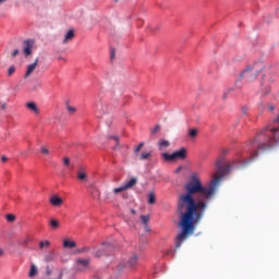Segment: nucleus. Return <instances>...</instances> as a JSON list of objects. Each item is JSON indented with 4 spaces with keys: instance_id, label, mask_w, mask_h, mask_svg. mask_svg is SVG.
<instances>
[{
    "instance_id": "f257e3e1",
    "label": "nucleus",
    "mask_w": 279,
    "mask_h": 279,
    "mask_svg": "<svg viewBox=\"0 0 279 279\" xmlns=\"http://www.w3.org/2000/svg\"><path fill=\"white\" fill-rule=\"evenodd\" d=\"M225 162L223 156L217 159L216 172L210 184L204 185L197 174H192L189 182L184 184L185 193L180 194L177 202V213L180 216L179 228H181V232L177 235V250L182 247V243L195 232V223L202 221L208 208V202L215 197L223 175L229 173L230 163L223 167Z\"/></svg>"
},
{
    "instance_id": "f03ea898",
    "label": "nucleus",
    "mask_w": 279,
    "mask_h": 279,
    "mask_svg": "<svg viewBox=\"0 0 279 279\" xmlns=\"http://www.w3.org/2000/svg\"><path fill=\"white\" fill-rule=\"evenodd\" d=\"M275 145H279V116L274 121L272 128H266L251 143L248 151L252 160H254V158H258V149L265 151L267 149H271Z\"/></svg>"
},
{
    "instance_id": "7ed1b4c3",
    "label": "nucleus",
    "mask_w": 279,
    "mask_h": 279,
    "mask_svg": "<svg viewBox=\"0 0 279 279\" xmlns=\"http://www.w3.org/2000/svg\"><path fill=\"white\" fill-rule=\"evenodd\" d=\"M265 70V63L262 61L253 62L247 64L246 68L240 74L241 80L246 82H254L260 73Z\"/></svg>"
},
{
    "instance_id": "20e7f679",
    "label": "nucleus",
    "mask_w": 279,
    "mask_h": 279,
    "mask_svg": "<svg viewBox=\"0 0 279 279\" xmlns=\"http://www.w3.org/2000/svg\"><path fill=\"white\" fill-rule=\"evenodd\" d=\"M96 112L98 119H102L108 126L112 125L113 117L110 114V108H108V104L106 101L99 100L96 104Z\"/></svg>"
},
{
    "instance_id": "39448f33",
    "label": "nucleus",
    "mask_w": 279,
    "mask_h": 279,
    "mask_svg": "<svg viewBox=\"0 0 279 279\" xmlns=\"http://www.w3.org/2000/svg\"><path fill=\"white\" fill-rule=\"evenodd\" d=\"M138 265V255L133 254L131 256L123 257L121 264H119L118 269L122 271L123 269H134Z\"/></svg>"
},
{
    "instance_id": "423d86ee",
    "label": "nucleus",
    "mask_w": 279,
    "mask_h": 279,
    "mask_svg": "<svg viewBox=\"0 0 279 279\" xmlns=\"http://www.w3.org/2000/svg\"><path fill=\"white\" fill-rule=\"evenodd\" d=\"M162 158L166 162H173L175 160H186V148H180L179 150H175L171 155L168 153H163Z\"/></svg>"
},
{
    "instance_id": "0eeeda50",
    "label": "nucleus",
    "mask_w": 279,
    "mask_h": 279,
    "mask_svg": "<svg viewBox=\"0 0 279 279\" xmlns=\"http://www.w3.org/2000/svg\"><path fill=\"white\" fill-rule=\"evenodd\" d=\"M136 184H138V179L136 177H133L130 180H126L119 187H114L112 190L113 195H119V193H123V191H130V189H134V186H136Z\"/></svg>"
},
{
    "instance_id": "6e6552de",
    "label": "nucleus",
    "mask_w": 279,
    "mask_h": 279,
    "mask_svg": "<svg viewBox=\"0 0 279 279\" xmlns=\"http://www.w3.org/2000/svg\"><path fill=\"white\" fill-rule=\"evenodd\" d=\"M34 49V39H26L22 44V51L25 56V58H28V56H32Z\"/></svg>"
},
{
    "instance_id": "1a4fd4ad",
    "label": "nucleus",
    "mask_w": 279,
    "mask_h": 279,
    "mask_svg": "<svg viewBox=\"0 0 279 279\" xmlns=\"http://www.w3.org/2000/svg\"><path fill=\"white\" fill-rule=\"evenodd\" d=\"M89 266H90L89 259H82V258L76 259L77 271H86L87 267Z\"/></svg>"
},
{
    "instance_id": "9d476101",
    "label": "nucleus",
    "mask_w": 279,
    "mask_h": 279,
    "mask_svg": "<svg viewBox=\"0 0 279 279\" xmlns=\"http://www.w3.org/2000/svg\"><path fill=\"white\" fill-rule=\"evenodd\" d=\"M38 62L39 59L37 58L34 63L28 64L26 68V73L24 75V77L27 80V77H29V75H32L35 71H36V66H38Z\"/></svg>"
},
{
    "instance_id": "9b49d317",
    "label": "nucleus",
    "mask_w": 279,
    "mask_h": 279,
    "mask_svg": "<svg viewBox=\"0 0 279 279\" xmlns=\"http://www.w3.org/2000/svg\"><path fill=\"white\" fill-rule=\"evenodd\" d=\"M51 206H56L57 208L62 206V204H64V201L58 196V195H52L49 199Z\"/></svg>"
},
{
    "instance_id": "f8f14e48",
    "label": "nucleus",
    "mask_w": 279,
    "mask_h": 279,
    "mask_svg": "<svg viewBox=\"0 0 279 279\" xmlns=\"http://www.w3.org/2000/svg\"><path fill=\"white\" fill-rule=\"evenodd\" d=\"M26 108L27 110H29L31 112H33V114H40V109L38 108V105H36V102L31 101L26 104Z\"/></svg>"
},
{
    "instance_id": "ddd939ff",
    "label": "nucleus",
    "mask_w": 279,
    "mask_h": 279,
    "mask_svg": "<svg viewBox=\"0 0 279 279\" xmlns=\"http://www.w3.org/2000/svg\"><path fill=\"white\" fill-rule=\"evenodd\" d=\"M73 38H75V32L73 29L68 31L63 39V45H66V43H71Z\"/></svg>"
},
{
    "instance_id": "4468645a",
    "label": "nucleus",
    "mask_w": 279,
    "mask_h": 279,
    "mask_svg": "<svg viewBox=\"0 0 279 279\" xmlns=\"http://www.w3.org/2000/svg\"><path fill=\"white\" fill-rule=\"evenodd\" d=\"M45 263H53L56 260V252L50 251L44 257Z\"/></svg>"
},
{
    "instance_id": "2eb2a0df",
    "label": "nucleus",
    "mask_w": 279,
    "mask_h": 279,
    "mask_svg": "<svg viewBox=\"0 0 279 279\" xmlns=\"http://www.w3.org/2000/svg\"><path fill=\"white\" fill-rule=\"evenodd\" d=\"M63 247L69 248V250H73V248L77 247V244L74 241L64 240L63 241Z\"/></svg>"
},
{
    "instance_id": "dca6fc26",
    "label": "nucleus",
    "mask_w": 279,
    "mask_h": 279,
    "mask_svg": "<svg viewBox=\"0 0 279 279\" xmlns=\"http://www.w3.org/2000/svg\"><path fill=\"white\" fill-rule=\"evenodd\" d=\"M269 93H271V87H269V85H265V83H262V95L267 97Z\"/></svg>"
},
{
    "instance_id": "f3484780",
    "label": "nucleus",
    "mask_w": 279,
    "mask_h": 279,
    "mask_svg": "<svg viewBox=\"0 0 279 279\" xmlns=\"http://www.w3.org/2000/svg\"><path fill=\"white\" fill-rule=\"evenodd\" d=\"M159 150L162 151V149H167L169 147L170 143L167 140H159Z\"/></svg>"
},
{
    "instance_id": "a211bd4d",
    "label": "nucleus",
    "mask_w": 279,
    "mask_h": 279,
    "mask_svg": "<svg viewBox=\"0 0 279 279\" xmlns=\"http://www.w3.org/2000/svg\"><path fill=\"white\" fill-rule=\"evenodd\" d=\"M148 204L154 206L156 204V194L154 192L148 193Z\"/></svg>"
},
{
    "instance_id": "6ab92c4d",
    "label": "nucleus",
    "mask_w": 279,
    "mask_h": 279,
    "mask_svg": "<svg viewBox=\"0 0 279 279\" xmlns=\"http://www.w3.org/2000/svg\"><path fill=\"white\" fill-rule=\"evenodd\" d=\"M50 227L52 228V230H58V228H60V221H58L57 219H51Z\"/></svg>"
},
{
    "instance_id": "aec40b11",
    "label": "nucleus",
    "mask_w": 279,
    "mask_h": 279,
    "mask_svg": "<svg viewBox=\"0 0 279 279\" xmlns=\"http://www.w3.org/2000/svg\"><path fill=\"white\" fill-rule=\"evenodd\" d=\"M37 274H38V268H36V266L33 265L31 267V270H29V274H28L29 278H34V276H37Z\"/></svg>"
},
{
    "instance_id": "412c9836",
    "label": "nucleus",
    "mask_w": 279,
    "mask_h": 279,
    "mask_svg": "<svg viewBox=\"0 0 279 279\" xmlns=\"http://www.w3.org/2000/svg\"><path fill=\"white\" fill-rule=\"evenodd\" d=\"M66 110L69 112V114H75V112H77V108L66 104Z\"/></svg>"
},
{
    "instance_id": "4be33fe9",
    "label": "nucleus",
    "mask_w": 279,
    "mask_h": 279,
    "mask_svg": "<svg viewBox=\"0 0 279 279\" xmlns=\"http://www.w3.org/2000/svg\"><path fill=\"white\" fill-rule=\"evenodd\" d=\"M151 158V153H142L140 156V160H149Z\"/></svg>"
},
{
    "instance_id": "5701e85b",
    "label": "nucleus",
    "mask_w": 279,
    "mask_h": 279,
    "mask_svg": "<svg viewBox=\"0 0 279 279\" xmlns=\"http://www.w3.org/2000/svg\"><path fill=\"white\" fill-rule=\"evenodd\" d=\"M49 245H51V242H49V240L39 242L40 250H45V247H49Z\"/></svg>"
},
{
    "instance_id": "b1692460",
    "label": "nucleus",
    "mask_w": 279,
    "mask_h": 279,
    "mask_svg": "<svg viewBox=\"0 0 279 279\" xmlns=\"http://www.w3.org/2000/svg\"><path fill=\"white\" fill-rule=\"evenodd\" d=\"M197 134H198L197 129H192V130L189 131L190 138H196Z\"/></svg>"
},
{
    "instance_id": "393cba45",
    "label": "nucleus",
    "mask_w": 279,
    "mask_h": 279,
    "mask_svg": "<svg viewBox=\"0 0 279 279\" xmlns=\"http://www.w3.org/2000/svg\"><path fill=\"white\" fill-rule=\"evenodd\" d=\"M7 221H9L10 223L16 221V216L12 214L7 215Z\"/></svg>"
},
{
    "instance_id": "a878e982",
    "label": "nucleus",
    "mask_w": 279,
    "mask_h": 279,
    "mask_svg": "<svg viewBox=\"0 0 279 279\" xmlns=\"http://www.w3.org/2000/svg\"><path fill=\"white\" fill-rule=\"evenodd\" d=\"M141 221L144 226H147L149 223V216H141Z\"/></svg>"
},
{
    "instance_id": "bb28decb",
    "label": "nucleus",
    "mask_w": 279,
    "mask_h": 279,
    "mask_svg": "<svg viewBox=\"0 0 279 279\" xmlns=\"http://www.w3.org/2000/svg\"><path fill=\"white\" fill-rule=\"evenodd\" d=\"M16 72V68L14 65H11L8 70V75H14Z\"/></svg>"
},
{
    "instance_id": "cd10ccee",
    "label": "nucleus",
    "mask_w": 279,
    "mask_h": 279,
    "mask_svg": "<svg viewBox=\"0 0 279 279\" xmlns=\"http://www.w3.org/2000/svg\"><path fill=\"white\" fill-rule=\"evenodd\" d=\"M63 165H64V167H71V159L69 157H64Z\"/></svg>"
},
{
    "instance_id": "c85d7f7f",
    "label": "nucleus",
    "mask_w": 279,
    "mask_h": 279,
    "mask_svg": "<svg viewBox=\"0 0 279 279\" xmlns=\"http://www.w3.org/2000/svg\"><path fill=\"white\" fill-rule=\"evenodd\" d=\"M78 180H86V172L80 171L77 174Z\"/></svg>"
},
{
    "instance_id": "c756f323",
    "label": "nucleus",
    "mask_w": 279,
    "mask_h": 279,
    "mask_svg": "<svg viewBox=\"0 0 279 279\" xmlns=\"http://www.w3.org/2000/svg\"><path fill=\"white\" fill-rule=\"evenodd\" d=\"M40 151H41V154H44L45 156H49V150H48V148L47 147H45V146H41L40 147Z\"/></svg>"
},
{
    "instance_id": "7c9ffc66",
    "label": "nucleus",
    "mask_w": 279,
    "mask_h": 279,
    "mask_svg": "<svg viewBox=\"0 0 279 279\" xmlns=\"http://www.w3.org/2000/svg\"><path fill=\"white\" fill-rule=\"evenodd\" d=\"M158 132H160V125H156L153 130H151V134H158Z\"/></svg>"
},
{
    "instance_id": "2f4dec72",
    "label": "nucleus",
    "mask_w": 279,
    "mask_h": 279,
    "mask_svg": "<svg viewBox=\"0 0 279 279\" xmlns=\"http://www.w3.org/2000/svg\"><path fill=\"white\" fill-rule=\"evenodd\" d=\"M144 145H145L144 143H140L138 146L135 148V154H138V151L143 149Z\"/></svg>"
},
{
    "instance_id": "473e14b6",
    "label": "nucleus",
    "mask_w": 279,
    "mask_h": 279,
    "mask_svg": "<svg viewBox=\"0 0 279 279\" xmlns=\"http://www.w3.org/2000/svg\"><path fill=\"white\" fill-rule=\"evenodd\" d=\"M267 110H268V112H274V110H276V106H274V105H268V106H267Z\"/></svg>"
},
{
    "instance_id": "72a5a7b5",
    "label": "nucleus",
    "mask_w": 279,
    "mask_h": 279,
    "mask_svg": "<svg viewBox=\"0 0 279 279\" xmlns=\"http://www.w3.org/2000/svg\"><path fill=\"white\" fill-rule=\"evenodd\" d=\"M19 53H20L19 49H15V50L12 52L11 57H12V58H16V56H19Z\"/></svg>"
},
{
    "instance_id": "f704fd0d",
    "label": "nucleus",
    "mask_w": 279,
    "mask_h": 279,
    "mask_svg": "<svg viewBox=\"0 0 279 279\" xmlns=\"http://www.w3.org/2000/svg\"><path fill=\"white\" fill-rule=\"evenodd\" d=\"M108 138H112L113 141H116L117 145H119V137H117V136H108Z\"/></svg>"
},
{
    "instance_id": "c9c22d12",
    "label": "nucleus",
    "mask_w": 279,
    "mask_h": 279,
    "mask_svg": "<svg viewBox=\"0 0 279 279\" xmlns=\"http://www.w3.org/2000/svg\"><path fill=\"white\" fill-rule=\"evenodd\" d=\"M171 254H175V252H173V250H170V251L166 252V256H171Z\"/></svg>"
},
{
    "instance_id": "e433bc0d",
    "label": "nucleus",
    "mask_w": 279,
    "mask_h": 279,
    "mask_svg": "<svg viewBox=\"0 0 279 279\" xmlns=\"http://www.w3.org/2000/svg\"><path fill=\"white\" fill-rule=\"evenodd\" d=\"M145 226V231L146 232H151V228H149V225H144Z\"/></svg>"
},
{
    "instance_id": "4c0bfd02",
    "label": "nucleus",
    "mask_w": 279,
    "mask_h": 279,
    "mask_svg": "<svg viewBox=\"0 0 279 279\" xmlns=\"http://www.w3.org/2000/svg\"><path fill=\"white\" fill-rule=\"evenodd\" d=\"M96 256L99 258V256H104V253H101V251H98V252L96 253Z\"/></svg>"
},
{
    "instance_id": "58836bf2",
    "label": "nucleus",
    "mask_w": 279,
    "mask_h": 279,
    "mask_svg": "<svg viewBox=\"0 0 279 279\" xmlns=\"http://www.w3.org/2000/svg\"><path fill=\"white\" fill-rule=\"evenodd\" d=\"M1 160H2L3 162H8V157L2 156V157H1Z\"/></svg>"
},
{
    "instance_id": "ea45409f",
    "label": "nucleus",
    "mask_w": 279,
    "mask_h": 279,
    "mask_svg": "<svg viewBox=\"0 0 279 279\" xmlns=\"http://www.w3.org/2000/svg\"><path fill=\"white\" fill-rule=\"evenodd\" d=\"M5 254V252L3 251V248H0V257L3 256Z\"/></svg>"
},
{
    "instance_id": "a19ab883",
    "label": "nucleus",
    "mask_w": 279,
    "mask_h": 279,
    "mask_svg": "<svg viewBox=\"0 0 279 279\" xmlns=\"http://www.w3.org/2000/svg\"><path fill=\"white\" fill-rule=\"evenodd\" d=\"M114 58V50H111V60Z\"/></svg>"
},
{
    "instance_id": "79ce46f5",
    "label": "nucleus",
    "mask_w": 279,
    "mask_h": 279,
    "mask_svg": "<svg viewBox=\"0 0 279 279\" xmlns=\"http://www.w3.org/2000/svg\"><path fill=\"white\" fill-rule=\"evenodd\" d=\"M5 1H8V0H0V4H1V3H5Z\"/></svg>"
},
{
    "instance_id": "37998d69",
    "label": "nucleus",
    "mask_w": 279,
    "mask_h": 279,
    "mask_svg": "<svg viewBox=\"0 0 279 279\" xmlns=\"http://www.w3.org/2000/svg\"><path fill=\"white\" fill-rule=\"evenodd\" d=\"M82 252H88V248H83Z\"/></svg>"
},
{
    "instance_id": "c03bdc74",
    "label": "nucleus",
    "mask_w": 279,
    "mask_h": 279,
    "mask_svg": "<svg viewBox=\"0 0 279 279\" xmlns=\"http://www.w3.org/2000/svg\"><path fill=\"white\" fill-rule=\"evenodd\" d=\"M58 60H64V58H62V57H59V58H58Z\"/></svg>"
},
{
    "instance_id": "a18cd8bd",
    "label": "nucleus",
    "mask_w": 279,
    "mask_h": 279,
    "mask_svg": "<svg viewBox=\"0 0 279 279\" xmlns=\"http://www.w3.org/2000/svg\"><path fill=\"white\" fill-rule=\"evenodd\" d=\"M28 239H26L25 243H27Z\"/></svg>"
},
{
    "instance_id": "49530a36",
    "label": "nucleus",
    "mask_w": 279,
    "mask_h": 279,
    "mask_svg": "<svg viewBox=\"0 0 279 279\" xmlns=\"http://www.w3.org/2000/svg\"><path fill=\"white\" fill-rule=\"evenodd\" d=\"M116 2L119 1V0H114Z\"/></svg>"
}]
</instances>
